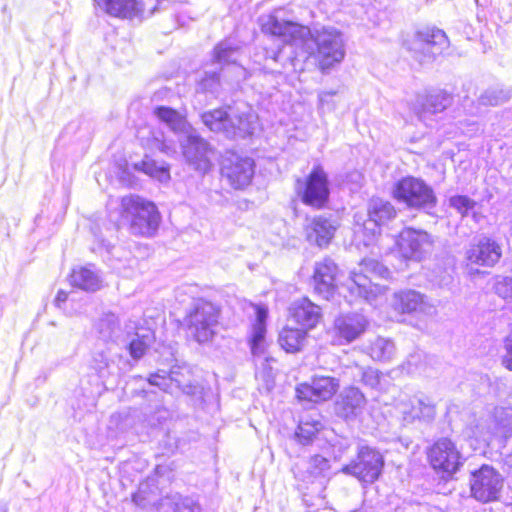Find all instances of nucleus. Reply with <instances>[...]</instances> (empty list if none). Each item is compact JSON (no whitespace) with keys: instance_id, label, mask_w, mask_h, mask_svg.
Instances as JSON below:
<instances>
[{"instance_id":"9d476101","label":"nucleus","mask_w":512,"mask_h":512,"mask_svg":"<svg viewBox=\"0 0 512 512\" xmlns=\"http://www.w3.org/2000/svg\"><path fill=\"white\" fill-rule=\"evenodd\" d=\"M394 197L412 208H433L436 196L430 186L423 180L414 177H405L395 184Z\"/></svg>"},{"instance_id":"b1692460","label":"nucleus","mask_w":512,"mask_h":512,"mask_svg":"<svg viewBox=\"0 0 512 512\" xmlns=\"http://www.w3.org/2000/svg\"><path fill=\"white\" fill-rule=\"evenodd\" d=\"M290 313L295 322L304 330L316 327L322 318L321 308L308 298L295 301L290 308Z\"/></svg>"},{"instance_id":"6ab92c4d","label":"nucleus","mask_w":512,"mask_h":512,"mask_svg":"<svg viewBox=\"0 0 512 512\" xmlns=\"http://www.w3.org/2000/svg\"><path fill=\"white\" fill-rule=\"evenodd\" d=\"M397 409L405 423L416 420L430 422L436 415L435 405L426 397L413 396L401 399Z\"/></svg>"},{"instance_id":"7c9ffc66","label":"nucleus","mask_w":512,"mask_h":512,"mask_svg":"<svg viewBox=\"0 0 512 512\" xmlns=\"http://www.w3.org/2000/svg\"><path fill=\"white\" fill-rule=\"evenodd\" d=\"M451 95L446 92H437L427 95L421 103V110L417 111L420 119L425 118L426 113H439L445 110L451 104Z\"/></svg>"},{"instance_id":"79ce46f5","label":"nucleus","mask_w":512,"mask_h":512,"mask_svg":"<svg viewBox=\"0 0 512 512\" xmlns=\"http://www.w3.org/2000/svg\"><path fill=\"white\" fill-rule=\"evenodd\" d=\"M357 374L355 376L360 377V382L372 389L379 386L382 374L372 367H356Z\"/></svg>"},{"instance_id":"5701e85b","label":"nucleus","mask_w":512,"mask_h":512,"mask_svg":"<svg viewBox=\"0 0 512 512\" xmlns=\"http://www.w3.org/2000/svg\"><path fill=\"white\" fill-rule=\"evenodd\" d=\"M338 228V223L323 216L314 217L306 227V235L309 242L319 247L327 246Z\"/></svg>"},{"instance_id":"ea45409f","label":"nucleus","mask_w":512,"mask_h":512,"mask_svg":"<svg viewBox=\"0 0 512 512\" xmlns=\"http://www.w3.org/2000/svg\"><path fill=\"white\" fill-rule=\"evenodd\" d=\"M511 98L510 90L504 88H489L485 90L478 98L481 105L498 106L506 103Z\"/></svg>"},{"instance_id":"c03bdc74","label":"nucleus","mask_w":512,"mask_h":512,"mask_svg":"<svg viewBox=\"0 0 512 512\" xmlns=\"http://www.w3.org/2000/svg\"><path fill=\"white\" fill-rule=\"evenodd\" d=\"M449 204L451 207L456 209L462 216L468 215L470 211H472L476 202L464 195H456L449 199Z\"/></svg>"},{"instance_id":"2eb2a0df","label":"nucleus","mask_w":512,"mask_h":512,"mask_svg":"<svg viewBox=\"0 0 512 512\" xmlns=\"http://www.w3.org/2000/svg\"><path fill=\"white\" fill-rule=\"evenodd\" d=\"M221 174L232 188L243 189L253 178L254 161L249 157L230 154L223 160Z\"/></svg>"},{"instance_id":"aec40b11","label":"nucleus","mask_w":512,"mask_h":512,"mask_svg":"<svg viewBox=\"0 0 512 512\" xmlns=\"http://www.w3.org/2000/svg\"><path fill=\"white\" fill-rule=\"evenodd\" d=\"M395 216L396 210L390 202L384 201L380 198L372 199L368 207L369 218L363 223L362 226H359V230H367L370 232L368 241L365 242V244L367 245L378 233L380 225L385 224Z\"/></svg>"},{"instance_id":"412c9836","label":"nucleus","mask_w":512,"mask_h":512,"mask_svg":"<svg viewBox=\"0 0 512 512\" xmlns=\"http://www.w3.org/2000/svg\"><path fill=\"white\" fill-rule=\"evenodd\" d=\"M391 306L395 311L401 313H430L433 308L427 302L426 297L415 290H404L394 293Z\"/></svg>"},{"instance_id":"393cba45","label":"nucleus","mask_w":512,"mask_h":512,"mask_svg":"<svg viewBox=\"0 0 512 512\" xmlns=\"http://www.w3.org/2000/svg\"><path fill=\"white\" fill-rule=\"evenodd\" d=\"M366 404L364 394L356 387L345 389L336 402V413L345 419L356 417Z\"/></svg>"},{"instance_id":"5fc2aeb1","label":"nucleus","mask_w":512,"mask_h":512,"mask_svg":"<svg viewBox=\"0 0 512 512\" xmlns=\"http://www.w3.org/2000/svg\"><path fill=\"white\" fill-rule=\"evenodd\" d=\"M505 464L509 467H512V452L505 456Z\"/></svg>"},{"instance_id":"4be33fe9","label":"nucleus","mask_w":512,"mask_h":512,"mask_svg":"<svg viewBox=\"0 0 512 512\" xmlns=\"http://www.w3.org/2000/svg\"><path fill=\"white\" fill-rule=\"evenodd\" d=\"M367 325V319L361 314L340 315L334 321V331L339 338L350 343L364 333Z\"/></svg>"},{"instance_id":"7ed1b4c3","label":"nucleus","mask_w":512,"mask_h":512,"mask_svg":"<svg viewBox=\"0 0 512 512\" xmlns=\"http://www.w3.org/2000/svg\"><path fill=\"white\" fill-rule=\"evenodd\" d=\"M121 216L132 234L144 237L155 235L161 221L156 205L136 195L122 198Z\"/></svg>"},{"instance_id":"1a4fd4ad","label":"nucleus","mask_w":512,"mask_h":512,"mask_svg":"<svg viewBox=\"0 0 512 512\" xmlns=\"http://www.w3.org/2000/svg\"><path fill=\"white\" fill-rule=\"evenodd\" d=\"M504 479L492 466L482 465L469 478L470 495L476 501L489 503L499 499Z\"/></svg>"},{"instance_id":"49530a36","label":"nucleus","mask_w":512,"mask_h":512,"mask_svg":"<svg viewBox=\"0 0 512 512\" xmlns=\"http://www.w3.org/2000/svg\"><path fill=\"white\" fill-rule=\"evenodd\" d=\"M133 501L143 508L155 504L154 498L150 495L148 483L140 484L138 491L133 495Z\"/></svg>"},{"instance_id":"8fccbe9b","label":"nucleus","mask_w":512,"mask_h":512,"mask_svg":"<svg viewBox=\"0 0 512 512\" xmlns=\"http://www.w3.org/2000/svg\"><path fill=\"white\" fill-rule=\"evenodd\" d=\"M151 385L159 387L163 391H168L171 385V379L165 375L152 374L149 379Z\"/></svg>"},{"instance_id":"473e14b6","label":"nucleus","mask_w":512,"mask_h":512,"mask_svg":"<svg viewBox=\"0 0 512 512\" xmlns=\"http://www.w3.org/2000/svg\"><path fill=\"white\" fill-rule=\"evenodd\" d=\"M368 353L373 360L390 361L394 357L396 349L391 340L377 337L371 342L368 348Z\"/></svg>"},{"instance_id":"9b49d317","label":"nucleus","mask_w":512,"mask_h":512,"mask_svg":"<svg viewBox=\"0 0 512 512\" xmlns=\"http://www.w3.org/2000/svg\"><path fill=\"white\" fill-rule=\"evenodd\" d=\"M296 190L303 203L314 208H321L328 201L329 183L324 169L316 166L305 180H297Z\"/></svg>"},{"instance_id":"a19ab883","label":"nucleus","mask_w":512,"mask_h":512,"mask_svg":"<svg viewBox=\"0 0 512 512\" xmlns=\"http://www.w3.org/2000/svg\"><path fill=\"white\" fill-rule=\"evenodd\" d=\"M321 428L322 424L318 421H301L296 431V437L301 444L307 445L313 440Z\"/></svg>"},{"instance_id":"603ef678","label":"nucleus","mask_w":512,"mask_h":512,"mask_svg":"<svg viewBox=\"0 0 512 512\" xmlns=\"http://www.w3.org/2000/svg\"><path fill=\"white\" fill-rule=\"evenodd\" d=\"M219 82V75L217 72L213 71L211 73H206V77L202 81V85L205 89L213 91L215 86Z\"/></svg>"},{"instance_id":"f704fd0d","label":"nucleus","mask_w":512,"mask_h":512,"mask_svg":"<svg viewBox=\"0 0 512 512\" xmlns=\"http://www.w3.org/2000/svg\"><path fill=\"white\" fill-rule=\"evenodd\" d=\"M239 46L231 39L220 42L214 49L213 59L218 64H235L239 57Z\"/></svg>"},{"instance_id":"e433bc0d","label":"nucleus","mask_w":512,"mask_h":512,"mask_svg":"<svg viewBox=\"0 0 512 512\" xmlns=\"http://www.w3.org/2000/svg\"><path fill=\"white\" fill-rule=\"evenodd\" d=\"M134 168L160 182H166L170 179L169 168L167 166L158 165L153 159L147 157L135 163Z\"/></svg>"},{"instance_id":"4468645a","label":"nucleus","mask_w":512,"mask_h":512,"mask_svg":"<svg viewBox=\"0 0 512 512\" xmlns=\"http://www.w3.org/2000/svg\"><path fill=\"white\" fill-rule=\"evenodd\" d=\"M108 14L121 18L148 17L156 11L159 0H94Z\"/></svg>"},{"instance_id":"bb28decb","label":"nucleus","mask_w":512,"mask_h":512,"mask_svg":"<svg viewBox=\"0 0 512 512\" xmlns=\"http://www.w3.org/2000/svg\"><path fill=\"white\" fill-rule=\"evenodd\" d=\"M72 286L85 291H96L101 287V279L98 273L90 266L79 267L72 271L70 275Z\"/></svg>"},{"instance_id":"4d7b16f0","label":"nucleus","mask_w":512,"mask_h":512,"mask_svg":"<svg viewBox=\"0 0 512 512\" xmlns=\"http://www.w3.org/2000/svg\"><path fill=\"white\" fill-rule=\"evenodd\" d=\"M280 53H281V50H279V51H277L276 53H274V55H273V59H274V61H278V58H279V56H280Z\"/></svg>"},{"instance_id":"c756f323","label":"nucleus","mask_w":512,"mask_h":512,"mask_svg":"<svg viewBox=\"0 0 512 512\" xmlns=\"http://www.w3.org/2000/svg\"><path fill=\"white\" fill-rule=\"evenodd\" d=\"M306 335L304 329L286 327L279 334V344L287 352H298L305 344Z\"/></svg>"},{"instance_id":"13d9d810","label":"nucleus","mask_w":512,"mask_h":512,"mask_svg":"<svg viewBox=\"0 0 512 512\" xmlns=\"http://www.w3.org/2000/svg\"><path fill=\"white\" fill-rule=\"evenodd\" d=\"M240 73H243L244 72V69L242 67H237L236 68Z\"/></svg>"},{"instance_id":"f8f14e48","label":"nucleus","mask_w":512,"mask_h":512,"mask_svg":"<svg viewBox=\"0 0 512 512\" xmlns=\"http://www.w3.org/2000/svg\"><path fill=\"white\" fill-rule=\"evenodd\" d=\"M383 466V456L378 451L363 446L358 451L357 460L344 466L342 471L362 482L373 483L381 475Z\"/></svg>"},{"instance_id":"864d4df0","label":"nucleus","mask_w":512,"mask_h":512,"mask_svg":"<svg viewBox=\"0 0 512 512\" xmlns=\"http://www.w3.org/2000/svg\"><path fill=\"white\" fill-rule=\"evenodd\" d=\"M67 297H68L67 293H66V292H64V291H62V290H60V291L57 293V296H56V298H55V302H56V304H57V305H60V303L65 302V301L67 300Z\"/></svg>"},{"instance_id":"20e7f679","label":"nucleus","mask_w":512,"mask_h":512,"mask_svg":"<svg viewBox=\"0 0 512 512\" xmlns=\"http://www.w3.org/2000/svg\"><path fill=\"white\" fill-rule=\"evenodd\" d=\"M220 309L213 303L199 299L185 317L188 335L199 344L211 342L217 334Z\"/></svg>"},{"instance_id":"c85d7f7f","label":"nucleus","mask_w":512,"mask_h":512,"mask_svg":"<svg viewBox=\"0 0 512 512\" xmlns=\"http://www.w3.org/2000/svg\"><path fill=\"white\" fill-rule=\"evenodd\" d=\"M468 435L475 438L479 443L489 444L495 436L493 418L481 416L470 423Z\"/></svg>"},{"instance_id":"72a5a7b5","label":"nucleus","mask_w":512,"mask_h":512,"mask_svg":"<svg viewBox=\"0 0 512 512\" xmlns=\"http://www.w3.org/2000/svg\"><path fill=\"white\" fill-rule=\"evenodd\" d=\"M495 436L509 438L512 436V407L496 408L493 418Z\"/></svg>"},{"instance_id":"6e6d98bb","label":"nucleus","mask_w":512,"mask_h":512,"mask_svg":"<svg viewBox=\"0 0 512 512\" xmlns=\"http://www.w3.org/2000/svg\"><path fill=\"white\" fill-rule=\"evenodd\" d=\"M334 95L333 92H325L320 95V102L323 103L327 97Z\"/></svg>"},{"instance_id":"3c124183","label":"nucleus","mask_w":512,"mask_h":512,"mask_svg":"<svg viewBox=\"0 0 512 512\" xmlns=\"http://www.w3.org/2000/svg\"><path fill=\"white\" fill-rule=\"evenodd\" d=\"M506 354L503 357V365L512 371V332L506 339Z\"/></svg>"},{"instance_id":"a211bd4d","label":"nucleus","mask_w":512,"mask_h":512,"mask_svg":"<svg viewBox=\"0 0 512 512\" xmlns=\"http://www.w3.org/2000/svg\"><path fill=\"white\" fill-rule=\"evenodd\" d=\"M338 380L332 377H315L311 383H302L296 387L299 400L320 402L330 399L338 390Z\"/></svg>"},{"instance_id":"a18cd8bd","label":"nucleus","mask_w":512,"mask_h":512,"mask_svg":"<svg viewBox=\"0 0 512 512\" xmlns=\"http://www.w3.org/2000/svg\"><path fill=\"white\" fill-rule=\"evenodd\" d=\"M494 290L501 298L512 300V278L498 276L494 284Z\"/></svg>"},{"instance_id":"de8ad7c7","label":"nucleus","mask_w":512,"mask_h":512,"mask_svg":"<svg viewBox=\"0 0 512 512\" xmlns=\"http://www.w3.org/2000/svg\"><path fill=\"white\" fill-rule=\"evenodd\" d=\"M133 501L143 508L155 504L154 498L150 495L148 483L140 484L138 491L133 495Z\"/></svg>"},{"instance_id":"4c0bfd02","label":"nucleus","mask_w":512,"mask_h":512,"mask_svg":"<svg viewBox=\"0 0 512 512\" xmlns=\"http://www.w3.org/2000/svg\"><path fill=\"white\" fill-rule=\"evenodd\" d=\"M152 343V336L149 333L140 334L136 332L131 336L128 343V351L134 360L141 359Z\"/></svg>"},{"instance_id":"c9c22d12","label":"nucleus","mask_w":512,"mask_h":512,"mask_svg":"<svg viewBox=\"0 0 512 512\" xmlns=\"http://www.w3.org/2000/svg\"><path fill=\"white\" fill-rule=\"evenodd\" d=\"M266 318H267V309L257 306L256 307V321L253 324L252 328V340H251V350L253 354H256L258 350L261 348L262 342L264 340V336L266 333Z\"/></svg>"},{"instance_id":"f257e3e1","label":"nucleus","mask_w":512,"mask_h":512,"mask_svg":"<svg viewBox=\"0 0 512 512\" xmlns=\"http://www.w3.org/2000/svg\"><path fill=\"white\" fill-rule=\"evenodd\" d=\"M262 30L278 37L289 45H301L314 60L315 66L323 74L329 73L345 58V41L341 31L334 27H322L311 31L298 23L268 16Z\"/></svg>"},{"instance_id":"0eeeda50","label":"nucleus","mask_w":512,"mask_h":512,"mask_svg":"<svg viewBox=\"0 0 512 512\" xmlns=\"http://www.w3.org/2000/svg\"><path fill=\"white\" fill-rule=\"evenodd\" d=\"M502 256L501 246L489 237H480L469 244L464 252V267L471 278L481 274L479 267L490 268L499 262Z\"/></svg>"},{"instance_id":"f03ea898","label":"nucleus","mask_w":512,"mask_h":512,"mask_svg":"<svg viewBox=\"0 0 512 512\" xmlns=\"http://www.w3.org/2000/svg\"><path fill=\"white\" fill-rule=\"evenodd\" d=\"M201 118L211 131L223 133L227 138L251 135L257 119L251 107L244 103L205 112Z\"/></svg>"},{"instance_id":"423d86ee","label":"nucleus","mask_w":512,"mask_h":512,"mask_svg":"<svg viewBox=\"0 0 512 512\" xmlns=\"http://www.w3.org/2000/svg\"><path fill=\"white\" fill-rule=\"evenodd\" d=\"M363 272L385 277L388 270L376 260H364L361 263V271L352 272L343 285V288L349 293L350 301L361 298L372 303L379 295L384 293V287L374 284L372 279Z\"/></svg>"},{"instance_id":"6e6552de","label":"nucleus","mask_w":512,"mask_h":512,"mask_svg":"<svg viewBox=\"0 0 512 512\" xmlns=\"http://www.w3.org/2000/svg\"><path fill=\"white\" fill-rule=\"evenodd\" d=\"M427 455L431 467L445 478L457 473L465 461L456 444L446 437L438 439L429 448Z\"/></svg>"},{"instance_id":"dca6fc26","label":"nucleus","mask_w":512,"mask_h":512,"mask_svg":"<svg viewBox=\"0 0 512 512\" xmlns=\"http://www.w3.org/2000/svg\"><path fill=\"white\" fill-rule=\"evenodd\" d=\"M396 244L403 258L419 261L430 250L432 241L427 232L406 228L400 232Z\"/></svg>"},{"instance_id":"58836bf2","label":"nucleus","mask_w":512,"mask_h":512,"mask_svg":"<svg viewBox=\"0 0 512 512\" xmlns=\"http://www.w3.org/2000/svg\"><path fill=\"white\" fill-rule=\"evenodd\" d=\"M99 336L105 340H111L119 330V320L113 313L104 314L96 323Z\"/></svg>"},{"instance_id":"ddd939ff","label":"nucleus","mask_w":512,"mask_h":512,"mask_svg":"<svg viewBox=\"0 0 512 512\" xmlns=\"http://www.w3.org/2000/svg\"><path fill=\"white\" fill-rule=\"evenodd\" d=\"M186 163L194 170L206 173L211 167L209 144L192 128L191 132L178 138Z\"/></svg>"},{"instance_id":"09e8293b","label":"nucleus","mask_w":512,"mask_h":512,"mask_svg":"<svg viewBox=\"0 0 512 512\" xmlns=\"http://www.w3.org/2000/svg\"><path fill=\"white\" fill-rule=\"evenodd\" d=\"M93 367L100 377H104L106 375V372L110 368V359L104 351L98 352L94 355Z\"/></svg>"},{"instance_id":"39448f33","label":"nucleus","mask_w":512,"mask_h":512,"mask_svg":"<svg viewBox=\"0 0 512 512\" xmlns=\"http://www.w3.org/2000/svg\"><path fill=\"white\" fill-rule=\"evenodd\" d=\"M404 46L412 57L421 64L431 63L449 47L445 32L438 28H424L405 40Z\"/></svg>"},{"instance_id":"2f4dec72","label":"nucleus","mask_w":512,"mask_h":512,"mask_svg":"<svg viewBox=\"0 0 512 512\" xmlns=\"http://www.w3.org/2000/svg\"><path fill=\"white\" fill-rule=\"evenodd\" d=\"M157 509L160 512H195L193 501L188 498H182L179 494L161 499Z\"/></svg>"},{"instance_id":"a878e982","label":"nucleus","mask_w":512,"mask_h":512,"mask_svg":"<svg viewBox=\"0 0 512 512\" xmlns=\"http://www.w3.org/2000/svg\"><path fill=\"white\" fill-rule=\"evenodd\" d=\"M154 114L177 136V139L191 132L193 128L185 116L172 108L159 106L155 108Z\"/></svg>"},{"instance_id":"f3484780","label":"nucleus","mask_w":512,"mask_h":512,"mask_svg":"<svg viewBox=\"0 0 512 512\" xmlns=\"http://www.w3.org/2000/svg\"><path fill=\"white\" fill-rule=\"evenodd\" d=\"M338 273V267L332 259L324 258L316 262L313 273L314 291L324 299H330L338 287Z\"/></svg>"},{"instance_id":"37998d69","label":"nucleus","mask_w":512,"mask_h":512,"mask_svg":"<svg viewBox=\"0 0 512 512\" xmlns=\"http://www.w3.org/2000/svg\"><path fill=\"white\" fill-rule=\"evenodd\" d=\"M150 147L157 149L167 156H174L177 154V146L173 140L166 139L162 134H153L150 140Z\"/></svg>"},{"instance_id":"cd10ccee","label":"nucleus","mask_w":512,"mask_h":512,"mask_svg":"<svg viewBox=\"0 0 512 512\" xmlns=\"http://www.w3.org/2000/svg\"><path fill=\"white\" fill-rule=\"evenodd\" d=\"M329 470V460L320 455H315L307 462L302 480L311 483L318 481L322 485L326 481Z\"/></svg>"}]
</instances>
